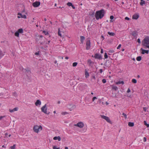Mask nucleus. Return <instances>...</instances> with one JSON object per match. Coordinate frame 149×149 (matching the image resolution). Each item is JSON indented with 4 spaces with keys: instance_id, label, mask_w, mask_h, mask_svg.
Masks as SVG:
<instances>
[{
    "instance_id": "7c9ffc66",
    "label": "nucleus",
    "mask_w": 149,
    "mask_h": 149,
    "mask_svg": "<svg viewBox=\"0 0 149 149\" xmlns=\"http://www.w3.org/2000/svg\"><path fill=\"white\" fill-rule=\"evenodd\" d=\"M132 83H134V84H136L137 82L136 80V79H132Z\"/></svg>"
},
{
    "instance_id": "4c0bfd02",
    "label": "nucleus",
    "mask_w": 149,
    "mask_h": 149,
    "mask_svg": "<svg viewBox=\"0 0 149 149\" xmlns=\"http://www.w3.org/2000/svg\"><path fill=\"white\" fill-rule=\"evenodd\" d=\"M67 5L68 6H72V4L71 3L68 2L67 3Z\"/></svg>"
},
{
    "instance_id": "bb28decb",
    "label": "nucleus",
    "mask_w": 149,
    "mask_h": 149,
    "mask_svg": "<svg viewBox=\"0 0 149 149\" xmlns=\"http://www.w3.org/2000/svg\"><path fill=\"white\" fill-rule=\"evenodd\" d=\"M109 53L108 54L109 55H111V54H112L114 52V51L113 50H110L109 51Z\"/></svg>"
},
{
    "instance_id": "39448f33",
    "label": "nucleus",
    "mask_w": 149,
    "mask_h": 149,
    "mask_svg": "<svg viewBox=\"0 0 149 149\" xmlns=\"http://www.w3.org/2000/svg\"><path fill=\"white\" fill-rule=\"evenodd\" d=\"M101 117L102 118L105 120L108 123H111V121L108 117L104 115H101Z\"/></svg>"
},
{
    "instance_id": "aec40b11",
    "label": "nucleus",
    "mask_w": 149,
    "mask_h": 149,
    "mask_svg": "<svg viewBox=\"0 0 149 149\" xmlns=\"http://www.w3.org/2000/svg\"><path fill=\"white\" fill-rule=\"evenodd\" d=\"M128 125L130 127H133L134 126V123L132 122H129L128 123Z\"/></svg>"
},
{
    "instance_id": "09e8293b",
    "label": "nucleus",
    "mask_w": 149,
    "mask_h": 149,
    "mask_svg": "<svg viewBox=\"0 0 149 149\" xmlns=\"http://www.w3.org/2000/svg\"><path fill=\"white\" fill-rule=\"evenodd\" d=\"M5 117V116H0V120H1L3 118Z\"/></svg>"
},
{
    "instance_id": "de8ad7c7",
    "label": "nucleus",
    "mask_w": 149,
    "mask_h": 149,
    "mask_svg": "<svg viewBox=\"0 0 149 149\" xmlns=\"http://www.w3.org/2000/svg\"><path fill=\"white\" fill-rule=\"evenodd\" d=\"M125 20H130V18L127 17H126L125 18Z\"/></svg>"
},
{
    "instance_id": "13d9d810",
    "label": "nucleus",
    "mask_w": 149,
    "mask_h": 149,
    "mask_svg": "<svg viewBox=\"0 0 149 149\" xmlns=\"http://www.w3.org/2000/svg\"><path fill=\"white\" fill-rule=\"evenodd\" d=\"M26 71L28 73H30V71L28 70H26Z\"/></svg>"
},
{
    "instance_id": "49530a36",
    "label": "nucleus",
    "mask_w": 149,
    "mask_h": 149,
    "mask_svg": "<svg viewBox=\"0 0 149 149\" xmlns=\"http://www.w3.org/2000/svg\"><path fill=\"white\" fill-rule=\"evenodd\" d=\"M121 47V44H119V45L117 47V49H119Z\"/></svg>"
},
{
    "instance_id": "1a4fd4ad",
    "label": "nucleus",
    "mask_w": 149,
    "mask_h": 149,
    "mask_svg": "<svg viewBox=\"0 0 149 149\" xmlns=\"http://www.w3.org/2000/svg\"><path fill=\"white\" fill-rule=\"evenodd\" d=\"M40 3L39 1H36L33 3L32 5L35 7H37L40 5Z\"/></svg>"
},
{
    "instance_id": "37998d69",
    "label": "nucleus",
    "mask_w": 149,
    "mask_h": 149,
    "mask_svg": "<svg viewBox=\"0 0 149 149\" xmlns=\"http://www.w3.org/2000/svg\"><path fill=\"white\" fill-rule=\"evenodd\" d=\"M102 82L103 83H105L106 82V80L105 79H103L102 80Z\"/></svg>"
},
{
    "instance_id": "9d476101",
    "label": "nucleus",
    "mask_w": 149,
    "mask_h": 149,
    "mask_svg": "<svg viewBox=\"0 0 149 149\" xmlns=\"http://www.w3.org/2000/svg\"><path fill=\"white\" fill-rule=\"evenodd\" d=\"M94 57L95 58L98 59H102L101 55H100L97 53H96L95 54Z\"/></svg>"
},
{
    "instance_id": "58836bf2",
    "label": "nucleus",
    "mask_w": 149,
    "mask_h": 149,
    "mask_svg": "<svg viewBox=\"0 0 149 149\" xmlns=\"http://www.w3.org/2000/svg\"><path fill=\"white\" fill-rule=\"evenodd\" d=\"M104 57L106 59L107 58H108V56L107 54L106 53H105L104 54Z\"/></svg>"
},
{
    "instance_id": "680f3d73",
    "label": "nucleus",
    "mask_w": 149,
    "mask_h": 149,
    "mask_svg": "<svg viewBox=\"0 0 149 149\" xmlns=\"http://www.w3.org/2000/svg\"><path fill=\"white\" fill-rule=\"evenodd\" d=\"M39 43L41 45H42L43 44V42H42L40 41Z\"/></svg>"
},
{
    "instance_id": "f704fd0d",
    "label": "nucleus",
    "mask_w": 149,
    "mask_h": 149,
    "mask_svg": "<svg viewBox=\"0 0 149 149\" xmlns=\"http://www.w3.org/2000/svg\"><path fill=\"white\" fill-rule=\"evenodd\" d=\"M77 64V62H74L72 64V66L73 67H75L76 66Z\"/></svg>"
},
{
    "instance_id": "e433bc0d",
    "label": "nucleus",
    "mask_w": 149,
    "mask_h": 149,
    "mask_svg": "<svg viewBox=\"0 0 149 149\" xmlns=\"http://www.w3.org/2000/svg\"><path fill=\"white\" fill-rule=\"evenodd\" d=\"M58 34L59 36H61V37H62L61 35V31L59 29H58Z\"/></svg>"
},
{
    "instance_id": "0e129e2a",
    "label": "nucleus",
    "mask_w": 149,
    "mask_h": 149,
    "mask_svg": "<svg viewBox=\"0 0 149 149\" xmlns=\"http://www.w3.org/2000/svg\"><path fill=\"white\" fill-rule=\"evenodd\" d=\"M54 63H55V64H56L57 63V65L58 64V63H57V61H55L54 62Z\"/></svg>"
},
{
    "instance_id": "603ef678",
    "label": "nucleus",
    "mask_w": 149,
    "mask_h": 149,
    "mask_svg": "<svg viewBox=\"0 0 149 149\" xmlns=\"http://www.w3.org/2000/svg\"><path fill=\"white\" fill-rule=\"evenodd\" d=\"M143 141L146 142V137H144L143 139Z\"/></svg>"
},
{
    "instance_id": "ea45409f",
    "label": "nucleus",
    "mask_w": 149,
    "mask_h": 149,
    "mask_svg": "<svg viewBox=\"0 0 149 149\" xmlns=\"http://www.w3.org/2000/svg\"><path fill=\"white\" fill-rule=\"evenodd\" d=\"M122 115L124 116L125 119H126L127 118V115L125 113H123Z\"/></svg>"
},
{
    "instance_id": "6e6552de",
    "label": "nucleus",
    "mask_w": 149,
    "mask_h": 149,
    "mask_svg": "<svg viewBox=\"0 0 149 149\" xmlns=\"http://www.w3.org/2000/svg\"><path fill=\"white\" fill-rule=\"evenodd\" d=\"M90 44L91 42L90 40H87L86 42V49L87 50H88L90 48Z\"/></svg>"
},
{
    "instance_id": "423d86ee",
    "label": "nucleus",
    "mask_w": 149,
    "mask_h": 149,
    "mask_svg": "<svg viewBox=\"0 0 149 149\" xmlns=\"http://www.w3.org/2000/svg\"><path fill=\"white\" fill-rule=\"evenodd\" d=\"M74 125L75 126H77L81 128L84 127V124L83 122H80Z\"/></svg>"
},
{
    "instance_id": "4468645a",
    "label": "nucleus",
    "mask_w": 149,
    "mask_h": 149,
    "mask_svg": "<svg viewBox=\"0 0 149 149\" xmlns=\"http://www.w3.org/2000/svg\"><path fill=\"white\" fill-rule=\"evenodd\" d=\"M18 109V107H15L13 109H9V111L11 112L12 113L13 112L15 111H17Z\"/></svg>"
},
{
    "instance_id": "9b49d317",
    "label": "nucleus",
    "mask_w": 149,
    "mask_h": 149,
    "mask_svg": "<svg viewBox=\"0 0 149 149\" xmlns=\"http://www.w3.org/2000/svg\"><path fill=\"white\" fill-rule=\"evenodd\" d=\"M5 91V90L3 88H0V96L1 97L3 96L4 92Z\"/></svg>"
},
{
    "instance_id": "69168bd1",
    "label": "nucleus",
    "mask_w": 149,
    "mask_h": 149,
    "mask_svg": "<svg viewBox=\"0 0 149 149\" xmlns=\"http://www.w3.org/2000/svg\"><path fill=\"white\" fill-rule=\"evenodd\" d=\"M69 58L68 56H66L65 57V59H68Z\"/></svg>"
},
{
    "instance_id": "5fc2aeb1",
    "label": "nucleus",
    "mask_w": 149,
    "mask_h": 149,
    "mask_svg": "<svg viewBox=\"0 0 149 149\" xmlns=\"http://www.w3.org/2000/svg\"><path fill=\"white\" fill-rule=\"evenodd\" d=\"M103 72V70L102 69H100V73H102Z\"/></svg>"
},
{
    "instance_id": "b1692460",
    "label": "nucleus",
    "mask_w": 149,
    "mask_h": 149,
    "mask_svg": "<svg viewBox=\"0 0 149 149\" xmlns=\"http://www.w3.org/2000/svg\"><path fill=\"white\" fill-rule=\"evenodd\" d=\"M116 84H124V82L123 81H119L116 83Z\"/></svg>"
},
{
    "instance_id": "cd10ccee",
    "label": "nucleus",
    "mask_w": 149,
    "mask_h": 149,
    "mask_svg": "<svg viewBox=\"0 0 149 149\" xmlns=\"http://www.w3.org/2000/svg\"><path fill=\"white\" fill-rule=\"evenodd\" d=\"M38 38H37V39H38L39 40H41L43 38V36L40 35L39 36H38Z\"/></svg>"
},
{
    "instance_id": "bf43d9fd",
    "label": "nucleus",
    "mask_w": 149,
    "mask_h": 149,
    "mask_svg": "<svg viewBox=\"0 0 149 149\" xmlns=\"http://www.w3.org/2000/svg\"><path fill=\"white\" fill-rule=\"evenodd\" d=\"M103 49H102L101 50L100 52L101 53H103Z\"/></svg>"
},
{
    "instance_id": "f3484780",
    "label": "nucleus",
    "mask_w": 149,
    "mask_h": 149,
    "mask_svg": "<svg viewBox=\"0 0 149 149\" xmlns=\"http://www.w3.org/2000/svg\"><path fill=\"white\" fill-rule=\"evenodd\" d=\"M131 34L134 37H136L137 35V33L136 31H133L131 33Z\"/></svg>"
},
{
    "instance_id": "052dcab7",
    "label": "nucleus",
    "mask_w": 149,
    "mask_h": 149,
    "mask_svg": "<svg viewBox=\"0 0 149 149\" xmlns=\"http://www.w3.org/2000/svg\"><path fill=\"white\" fill-rule=\"evenodd\" d=\"M71 6L72 7L73 9H75V7L73 5L72 6Z\"/></svg>"
},
{
    "instance_id": "2eb2a0df",
    "label": "nucleus",
    "mask_w": 149,
    "mask_h": 149,
    "mask_svg": "<svg viewBox=\"0 0 149 149\" xmlns=\"http://www.w3.org/2000/svg\"><path fill=\"white\" fill-rule=\"evenodd\" d=\"M41 101L39 100H37L35 103V104L36 106H40L41 104Z\"/></svg>"
},
{
    "instance_id": "473e14b6",
    "label": "nucleus",
    "mask_w": 149,
    "mask_h": 149,
    "mask_svg": "<svg viewBox=\"0 0 149 149\" xmlns=\"http://www.w3.org/2000/svg\"><path fill=\"white\" fill-rule=\"evenodd\" d=\"M144 123L145 125L147 126V127H149V124H147L146 122V121H144Z\"/></svg>"
},
{
    "instance_id": "ddd939ff",
    "label": "nucleus",
    "mask_w": 149,
    "mask_h": 149,
    "mask_svg": "<svg viewBox=\"0 0 149 149\" xmlns=\"http://www.w3.org/2000/svg\"><path fill=\"white\" fill-rule=\"evenodd\" d=\"M140 50L141 51V52L142 54H144L145 53L148 54L149 52V50H146L143 49V48H141Z\"/></svg>"
},
{
    "instance_id": "338daca9",
    "label": "nucleus",
    "mask_w": 149,
    "mask_h": 149,
    "mask_svg": "<svg viewBox=\"0 0 149 149\" xmlns=\"http://www.w3.org/2000/svg\"><path fill=\"white\" fill-rule=\"evenodd\" d=\"M8 135V134L7 133H5V136H7Z\"/></svg>"
},
{
    "instance_id": "c9c22d12",
    "label": "nucleus",
    "mask_w": 149,
    "mask_h": 149,
    "mask_svg": "<svg viewBox=\"0 0 149 149\" xmlns=\"http://www.w3.org/2000/svg\"><path fill=\"white\" fill-rule=\"evenodd\" d=\"M16 145L14 144L13 146H11L10 148L11 149H15V148Z\"/></svg>"
},
{
    "instance_id": "a211bd4d",
    "label": "nucleus",
    "mask_w": 149,
    "mask_h": 149,
    "mask_svg": "<svg viewBox=\"0 0 149 149\" xmlns=\"http://www.w3.org/2000/svg\"><path fill=\"white\" fill-rule=\"evenodd\" d=\"M53 139L54 140H56L58 139V140L59 141L61 140V138L60 136H55L54 137Z\"/></svg>"
},
{
    "instance_id": "dca6fc26",
    "label": "nucleus",
    "mask_w": 149,
    "mask_h": 149,
    "mask_svg": "<svg viewBox=\"0 0 149 149\" xmlns=\"http://www.w3.org/2000/svg\"><path fill=\"white\" fill-rule=\"evenodd\" d=\"M139 17V15L135 14L133 16L132 18L134 19H137Z\"/></svg>"
},
{
    "instance_id": "e2e57ef3",
    "label": "nucleus",
    "mask_w": 149,
    "mask_h": 149,
    "mask_svg": "<svg viewBox=\"0 0 149 149\" xmlns=\"http://www.w3.org/2000/svg\"><path fill=\"white\" fill-rule=\"evenodd\" d=\"M88 62L89 63H91V61L90 59L89 60H88Z\"/></svg>"
},
{
    "instance_id": "79ce46f5",
    "label": "nucleus",
    "mask_w": 149,
    "mask_h": 149,
    "mask_svg": "<svg viewBox=\"0 0 149 149\" xmlns=\"http://www.w3.org/2000/svg\"><path fill=\"white\" fill-rule=\"evenodd\" d=\"M43 32L44 33L45 35H47L49 34V33L48 32H46L45 31H43Z\"/></svg>"
},
{
    "instance_id": "3c124183",
    "label": "nucleus",
    "mask_w": 149,
    "mask_h": 149,
    "mask_svg": "<svg viewBox=\"0 0 149 149\" xmlns=\"http://www.w3.org/2000/svg\"><path fill=\"white\" fill-rule=\"evenodd\" d=\"M137 42L138 43H141L140 40L139 38H138L137 39Z\"/></svg>"
},
{
    "instance_id": "a878e982",
    "label": "nucleus",
    "mask_w": 149,
    "mask_h": 149,
    "mask_svg": "<svg viewBox=\"0 0 149 149\" xmlns=\"http://www.w3.org/2000/svg\"><path fill=\"white\" fill-rule=\"evenodd\" d=\"M145 4V1L144 0H141V2L140 3V4L141 6H143V4Z\"/></svg>"
},
{
    "instance_id": "f257e3e1",
    "label": "nucleus",
    "mask_w": 149,
    "mask_h": 149,
    "mask_svg": "<svg viewBox=\"0 0 149 149\" xmlns=\"http://www.w3.org/2000/svg\"><path fill=\"white\" fill-rule=\"evenodd\" d=\"M105 13V12L103 9L96 11L95 15L96 19L98 20L104 17Z\"/></svg>"
},
{
    "instance_id": "72a5a7b5",
    "label": "nucleus",
    "mask_w": 149,
    "mask_h": 149,
    "mask_svg": "<svg viewBox=\"0 0 149 149\" xmlns=\"http://www.w3.org/2000/svg\"><path fill=\"white\" fill-rule=\"evenodd\" d=\"M61 114L63 115H65L68 114H69V113L68 112L65 111L62 112Z\"/></svg>"
},
{
    "instance_id": "774afa93",
    "label": "nucleus",
    "mask_w": 149,
    "mask_h": 149,
    "mask_svg": "<svg viewBox=\"0 0 149 149\" xmlns=\"http://www.w3.org/2000/svg\"><path fill=\"white\" fill-rule=\"evenodd\" d=\"M146 47H147L149 48V45H148L147 46H146Z\"/></svg>"
},
{
    "instance_id": "20e7f679",
    "label": "nucleus",
    "mask_w": 149,
    "mask_h": 149,
    "mask_svg": "<svg viewBox=\"0 0 149 149\" xmlns=\"http://www.w3.org/2000/svg\"><path fill=\"white\" fill-rule=\"evenodd\" d=\"M41 111L43 112L44 113L47 114H49L50 113V112H47V108L46 107V104H45V105L43 106L41 108Z\"/></svg>"
},
{
    "instance_id": "5701e85b",
    "label": "nucleus",
    "mask_w": 149,
    "mask_h": 149,
    "mask_svg": "<svg viewBox=\"0 0 149 149\" xmlns=\"http://www.w3.org/2000/svg\"><path fill=\"white\" fill-rule=\"evenodd\" d=\"M17 31L20 33H22L23 32V29L22 28L19 29Z\"/></svg>"
},
{
    "instance_id": "0eeeda50",
    "label": "nucleus",
    "mask_w": 149,
    "mask_h": 149,
    "mask_svg": "<svg viewBox=\"0 0 149 149\" xmlns=\"http://www.w3.org/2000/svg\"><path fill=\"white\" fill-rule=\"evenodd\" d=\"M17 18H23L24 19H26V17L25 15H22L21 13H19L17 14Z\"/></svg>"
},
{
    "instance_id": "412c9836",
    "label": "nucleus",
    "mask_w": 149,
    "mask_h": 149,
    "mask_svg": "<svg viewBox=\"0 0 149 149\" xmlns=\"http://www.w3.org/2000/svg\"><path fill=\"white\" fill-rule=\"evenodd\" d=\"M107 33L110 36H114L115 35V33L113 32H108Z\"/></svg>"
},
{
    "instance_id": "a18cd8bd",
    "label": "nucleus",
    "mask_w": 149,
    "mask_h": 149,
    "mask_svg": "<svg viewBox=\"0 0 149 149\" xmlns=\"http://www.w3.org/2000/svg\"><path fill=\"white\" fill-rule=\"evenodd\" d=\"M114 18V17L113 16V15H111L110 16V19H111V20H112Z\"/></svg>"
},
{
    "instance_id": "8fccbe9b",
    "label": "nucleus",
    "mask_w": 149,
    "mask_h": 149,
    "mask_svg": "<svg viewBox=\"0 0 149 149\" xmlns=\"http://www.w3.org/2000/svg\"><path fill=\"white\" fill-rule=\"evenodd\" d=\"M13 94L16 97L17 96V93L16 92H14Z\"/></svg>"
},
{
    "instance_id": "4d7b16f0",
    "label": "nucleus",
    "mask_w": 149,
    "mask_h": 149,
    "mask_svg": "<svg viewBox=\"0 0 149 149\" xmlns=\"http://www.w3.org/2000/svg\"><path fill=\"white\" fill-rule=\"evenodd\" d=\"M39 54V52H36L35 53V54L36 55H38Z\"/></svg>"
},
{
    "instance_id": "c03bdc74",
    "label": "nucleus",
    "mask_w": 149,
    "mask_h": 149,
    "mask_svg": "<svg viewBox=\"0 0 149 149\" xmlns=\"http://www.w3.org/2000/svg\"><path fill=\"white\" fill-rule=\"evenodd\" d=\"M97 99V97H93L92 99L93 101V102L94 101V100H95V99Z\"/></svg>"
},
{
    "instance_id": "2f4dec72",
    "label": "nucleus",
    "mask_w": 149,
    "mask_h": 149,
    "mask_svg": "<svg viewBox=\"0 0 149 149\" xmlns=\"http://www.w3.org/2000/svg\"><path fill=\"white\" fill-rule=\"evenodd\" d=\"M15 36L17 37H19V32L17 31H16L15 33Z\"/></svg>"
},
{
    "instance_id": "c85d7f7f",
    "label": "nucleus",
    "mask_w": 149,
    "mask_h": 149,
    "mask_svg": "<svg viewBox=\"0 0 149 149\" xmlns=\"http://www.w3.org/2000/svg\"><path fill=\"white\" fill-rule=\"evenodd\" d=\"M141 57L140 56H138L136 58V60L138 61H141Z\"/></svg>"
},
{
    "instance_id": "a19ab883",
    "label": "nucleus",
    "mask_w": 149,
    "mask_h": 149,
    "mask_svg": "<svg viewBox=\"0 0 149 149\" xmlns=\"http://www.w3.org/2000/svg\"><path fill=\"white\" fill-rule=\"evenodd\" d=\"M53 149H60V148H59V147L57 148L55 146H53Z\"/></svg>"
},
{
    "instance_id": "864d4df0",
    "label": "nucleus",
    "mask_w": 149,
    "mask_h": 149,
    "mask_svg": "<svg viewBox=\"0 0 149 149\" xmlns=\"http://www.w3.org/2000/svg\"><path fill=\"white\" fill-rule=\"evenodd\" d=\"M146 107H143V110L144 111H146Z\"/></svg>"
},
{
    "instance_id": "7ed1b4c3",
    "label": "nucleus",
    "mask_w": 149,
    "mask_h": 149,
    "mask_svg": "<svg viewBox=\"0 0 149 149\" xmlns=\"http://www.w3.org/2000/svg\"><path fill=\"white\" fill-rule=\"evenodd\" d=\"M142 44L143 46H146L149 44V37H146L144 39L142 42Z\"/></svg>"
},
{
    "instance_id": "4be33fe9",
    "label": "nucleus",
    "mask_w": 149,
    "mask_h": 149,
    "mask_svg": "<svg viewBox=\"0 0 149 149\" xmlns=\"http://www.w3.org/2000/svg\"><path fill=\"white\" fill-rule=\"evenodd\" d=\"M80 39L81 42L83 43V41L85 39V37L83 36H80Z\"/></svg>"
},
{
    "instance_id": "6ab92c4d",
    "label": "nucleus",
    "mask_w": 149,
    "mask_h": 149,
    "mask_svg": "<svg viewBox=\"0 0 149 149\" xmlns=\"http://www.w3.org/2000/svg\"><path fill=\"white\" fill-rule=\"evenodd\" d=\"M111 87L112 89L114 90L115 91H116L118 89L117 87L116 86L112 85Z\"/></svg>"
},
{
    "instance_id": "c756f323",
    "label": "nucleus",
    "mask_w": 149,
    "mask_h": 149,
    "mask_svg": "<svg viewBox=\"0 0 149 149\" xmlns=\"http://www.w3.org/2000/svg\"><path fill=\"white\" fill-rule=\"evenodd\" d=\"M95 14V13H94V12L93 11L91 12L90 13H89V15L91 16H93Z\"/></svg>"
},
{
    "instance_id": "f8f14e48",
    "label": "nucleus",
    "mask_w": 149,
    "mask_h": 149,
    "mask_svg": "<svg viewBox=\"0 0 149 149\" xmlns=\"http://www.w3.org/2000/svg\"><path fill=\"white\" fill-rule=\"evenodd\" d=\"M76 108V106L75 105L72 104H69L68 108L69 109L70 111H71L74 109Z\"/></svg>"
},
{
    "instance_id": "393cba45",
    "label": "nucleus",
    "mask_w": 149,
    "mask_h": 149,
    "mask_svg": "<svg viewBox=\"0 0 149 149\" xmlns=\"http://www.w3.org/2000/svg\"><path fill=\"white\" fill-rule=\"evenodd\" d=\"M85 77L86 78H88L89 76V73L86 71H85Z\"/></svg>"
},
{
    "instance_id": "f03ea898",
    "label": "nucleus",
    "mask_w": 149,
    "mask_h": 149,
    "mask_svg": "<svg viewBox=\"0 0 149 149\" xmlns=\"http://www.w3.org/2000/svg\"><path fill=\"white\" fill-rule=\"evenodd\" d=\"M42 130V127L40 125L38 126L36 125H34L33 127L34 131L36 133H38L40 131H41Z\"/></svg>"
},
{
    "instance_id": "6e6d98bb",
    "label": "nucleus",
    "mask_w": 149,
    "mask_h": 149,
    "mask_svg": "<svg viewBox=\"0 0 149 149\" xmlns=\"http://www.w3.org/2000/svg\"><path fill=\"white\" fill-rule=\"evenodd\" d=\"M130 92V89L129 88H128V89L127 90V92L128 93H129Z\"/></svg>"
}]
</instances>
